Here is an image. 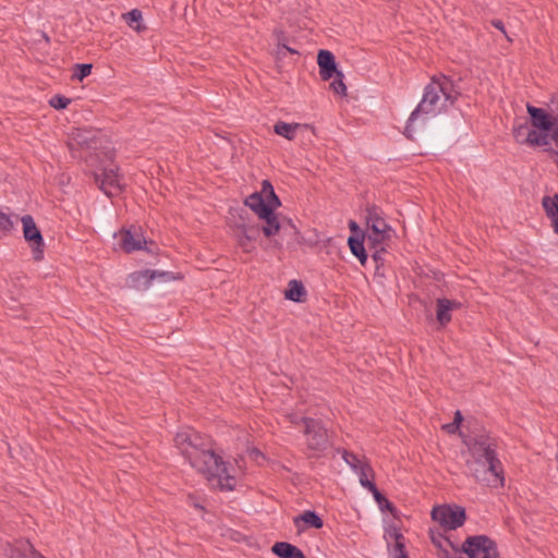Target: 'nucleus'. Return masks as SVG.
<instances>
[{
	"label": "nucleus",
	"mask_w": 558,
	"mask_h": 558,
	"mask_svg": "<svg viewBox=\"0 0 558 558\" xmlns=\"http://www.w3.org/2000/svg\"><path fill=\"white\" fill-rule=\"evenodd\" d=\"M355 472L359 474L360 483L363 487L367 488L368 490L376 489L375 482L368 478V475L374 477V471L368 463L364 464Z\"/></svg>",
	"instance_id": "25"
},
{
	"label": "nucleus",
	"mask_w": 558,
	"mask_h": 558,
	"mask_svg": "<svg viewBox=\"0 0 558 558\" xmlns=\"http://www.w3.org/2000/svg\"><path fill=\"white\" fill-rule=\"evenodd\" d=\"M276 53H277V58L281 59L286 56L287 51L281 47H277Z\"/></svg>",
	"instance_id": "56"
},
{
	"label": "nucleus",
	"mask_w": 558,
	"mask_h": 558,
	"mask_svg": "<svg viewBox=\"0 0 558 558\" xmlns=\"http://www.w3.org/2000/svg\"><path fill=\"white\" fill-rule=\"evenodd\" d=\"M444 86L441 85L440 78L433 76L430 82L425 86L423 97L417 107L412 111L407 126L405 135L411 138V125L422 116L427 117L429 114H437L445 109L442 100Z\"/></svg>",
	"instance_id": "3"
},
{
	"label": "nucleus",
	"mask_w": 558,
	"mask_h": 558,
	"mask_svg": "<svg viewBox=\"0 0 558 558\" xmlns=\"http://www.w3.org/2000/svg\"><path fill=\"white\" fill-rule=\"evenodd\" d=\"M271 553L278 558H306L299 547L288 542H276L271 546Z\"/></svg>",
	"instance_id": "16"
},
{
	"label": "nucleus",
	"mask_w": 558,
	"mask_h": 558,
	"mask_svg": "<svg viewBox=\"0 0 558 558\" xmlns=\"http://www.w3.org/2000/svg\"><path fill=\"white\" fill-rule=\"evenodd\" d=\"M322 526L323 525H320V524H317V525H298V532L296 533L300 535V534H302L306 530V527H316V529H318V527H322Z\"/></svg>",
	"instance_id": "51"
},
{
	"label": "nucleus",
	"mask_w": 558,
	"mask_h": 558,
	"mask_svg": "<svg viewBox=\"0 0 558 558\" xmlns=\"http://www.w3.org/2000/svg\"><path fill=\"white\" fill-rule=\"evenodd\" d=\"M44 39H46V41H49V37L46 34L44 35Z\"/></svg>",
	"instance_id": "60"
},
{
	"label": "nucleus",
	"mask_w": 558,
	"mask_h": 558,
	"mask_svg": "<svg viewBox=\"0 0 558 558\" xmlns=\"http://www.w3.org/2000/svg\"><path fill=\"white\" fill-rule=\"evenodd\" d=\"M284 50L292 54H299V51L296 49L289 47V46H287V48Z\"/></svg>",
	"instance_id": "57"
},
{
	"label": "nucleus",
	"mask_w": 558,
	"mask_h": 558,
	"mask_svg": "<svg viewBox=\"0 0 558 558\" xmlns=\"http://www.w3.org/2000/svg\"><path fill=\"white\" fill-rule=\"evenodd\" d=\"M195 433L179 432L174 442L191 466L205 475L209 482H216L220 490H233L236 478L229 474L227 462L211 449L205 448Z\"/></svg>",
	"instance_id": "1"
},
{
	"label": "nucleus",
	"mask_w": 558,
	"mask_h": 558,
	"mask_svg": "<svg viewBox=\"0 0 558 558\" xmlns=\"http://www.w3.org/2000/svg\"><path fill=\"white\" fill-rule=\"evenodd\" d=\"M250 456L253 457L254 459H257L258 457L264 458V454L257 448H252L250 450Z\"/></svg>",
	"instance_id": "52"
},
{
	"label": "nucleus",
	"mask_w": 558,
	"mask_h": 558,
	"mask_svg": "<svg viewBox=\"0 0 558 558\" xmlns=\"http://www.w3.org/2000/svg\"><path fill=\"white\" fill-rule=\"evenodd\" d=\"M492 25H493L495 28L499 29L502 34H505V36H506V38H507L508 40H511V39H510V37H509V36L507 35V33H506L505 24H504V22H502L501 20H493V21H492Z\"/></svg>",
	"instance_id": "48"
},
{
	"label": "nucleus",
	"mask_w": 558,
	"mask_h": 558,
	"mask_svg": "<svg viewBox=\"0 0 558 558\" xmlns=\"http://www.w3.org/2000/svg\"><path fill=\"white\" fill-rule=\"evenodd\" d=\"M441 527H445L446 530H456L457 527H459L460 525H440Z\"/></svg>",
	"instance_id": "58"
},
{
	"label": "nucleus",
	"mask_w": 558,
	"mask_h": 558,
	"mask_svg": "<svg viewBox=\"0 0 558 558\" xmlns=\"http://www.w3.org/2000/svg\"><path fill=\"white\" fill-rule=\"evenodd\" d=\"M384 538L388 554L392 558H410L405 551V537L397 525H388L385 529Z\"/></svg>",
	"instance_id": "10"
},
{
	"label": "nucleus",
	"mask_w": 558,
	"mask_h": 558,
	"mask_svg": "<svg viewBox=\"0 0 558 558\" xmlns=\"http://www.w3.org/2000/svg\"><path fill=\"white\" fill-rule=\"evenodd\" d=\"M272 34L277 40V47H281V48L286 49L288 46V43H289V37H288L287 33L282 29L276 28V29H274Z\"/></svg>",
	"instance_id": "40"
},
{
	"label": "nucleus",
	"mask_w": 558,
	"mask_h": 558,
	"mask_svg": "<svg viewBox=\"0 0 558 558\" xmlns=\"http://www.w3.org/2000/svg\"><path fill=\"white\" fill-rule=\"evenodd\" d=\"M446 558H499L496 543L486 535L468 537L462 544V553H454L452 557Z\"/></svg>",
	"instance_id": "6"
},
{
	"label": "nucleus",
	"mask_w": 558,
	"mask_h": 558,
	"mask_svg": "<svg viewBox=\"0 0 558 558\" xmlns=\"http://www.w3.org/2000/svg\"><path fill=\"white\" fill-rule=\"evenodd\" d=\"M550 137L555 142V144L558 146V113H556L555 125L553 126V129L550 131Z\"/></svg>",
	"instance_id": "49"
},
{
	"label": "nucleus",
	"mask_w": 558,
	"mask_h": 558,
	"mask_svg": "<svg viewBox=\"0 0 558 558\" xmlns=\"http://www.w3.org/2000/svg\"><path fill=\"white\" fill-rule=\"evenodd\" d=\"M453 423H456L458 426H461L462 422H463V415L461 413L460 410H457L454 412V416H453Z\"/></svg>",
	"instance_id": "50"
},
{
	"label": "nucleus",
	"mask_w": 558,
	"mask_h": 558,
	"mask_svg": "<svg viewBox=\"0 0 558 558\" xmlns=\"http://www.w3.org/2000/svg\"><path fill=\"white\" fill-rule=\"evenodd\" d=\"M463 444L471 454V459L466 460V468L475 480L494 486L502 485L504 469L497 457L494 439L486 435L465 436Z\"/></svg>",
	"instance_id": "2"
},
{
	"label": "nucleus",
	"mask_w": 558,
	"mask_h": 558,
	"mask_svg": "<svg viewBox=\"0 0 558 558\" xmlns=\"http://www.w3.org/2000/svg\"><path fill=\"white\" fill-rule=\"evenodd\" d=\"M343 459L354 471H357L364 464H366V462L361 461L355 453L349 452L347 450L343 452Z\"/></svg>",
	"instance_id": "35"
},
{
	"label": "nucleus",
	"mask_w": 558,
	"mask_h": 558,
	"mask_svg": "<svg viewBox=\"0 0 558 558\" xmlns=\"http://www.w3.org/2000/svg\"><path fill=\"white\" fill-rule=\"evenodd\" d=\"M150 272H154V279L158 278L165 282H168L171 280L183 279V276L181 274L174 275L173 272H170V271H160V270H150Z\"/></svg>",
	"instance_id": "37"
},
{
	"label": "nucleus",
	"mask_w": 558,
	"mask_h": 558,
	"mask_svg": "<svg viewBox=\"0 0 558 558\" xmlns=\"http://www.w3.org/2000/svg\"><path fill=\"white\" fill-rule=\"evenodd\" d=\"M258 218L265 221L262 232L266 238H271L280 231L281 225L276 213L264 211L258 215Z\"/></svg>",
	"instance_id": "17"
},
{
	"label": "nucleus",
	"mask_w": 558,
	"mask_h": 558,
	"mask_svg": "<svg viewBox=\"0 0 558 558\" xmlns=\"http://www.w3.org/2000/svg\"><path fill=\"white\" fill-rule=\"evenodd\" d=\"M529 131L527 123H523L513 128V137L519 144H525L524 137Z\"/></svg>",
	"instance_id": "39"
},
{
	"label": "nucleus",
	"mask_w": 558,
	"mask_h": 558,
	"mask_svg": "<svg viewBox=\"0 0 558 558\" xmlns=\"http://www.w3.org/2000/svg\"><path fill=\"white\" fill-rule=\"evenodd\" d=\"M147 242L142 233L134 234L131 230H123L121 232V247L126 253L143 250L145 248L144 245ZM146 250L149 251L147 247Z\"/></svg>",
	"instance_id": "15"
},
{
	"label": "nucleus",
	"mask_w": 558,
	"mask_h": 558,
	"mask_svg": "<svg viewBox=\"0 0 558 558\" xmlns=\"http://www.w3.org/2000/svg\"><path fill=\"white\" fill-rule=\"evenodd\" d=\"M442 429H445L448 434H456V433H459L460 436L463 438L464 436L462 435V433L460 432V426H458L456 423L451 422V423H448V424H445L442 426Z\"/></svg>",
	"instance_id": "46"
},
{
	"label": "nucleus",
	"mask_w": 558,
	"mask_h": 558,
	"mask_svg": "<svg viewBox=\"0 0 558 558\" xmlns=\"http://www.w3.org/2000/svg\"><path fill=\"white\" fill-rule=\"evenodd\" d=\"M432 541L439 548H442L444 543L448 544V545H451L450 539L448 537H446V536H442V535H439L438 538H436L434 535H432Z\"/></svg>",
	"instance_id": "47"
},
{
	"label": "nucleus",
	"mask_w": 558,
	"mask_h": 558,
	"mask_svg": "<svg viewBox=\"0 0 558 558\" xmlns=\"http://www.w3.org/2000/svg\"><path fill=\"white\" fill-rule=\"evenodd\" d=\"M371 492L373 493V496H374L379 509L381 511H385V510L390 511L393 519L401 522V520H402L401 515H400L399 511L397 510V508L393 506V504L391 501H389L386 498V496L378 490L377 487H376V489H373Z\"/></svg>",
	"instance_id": "22"
},
{
	"label": "nucleus",
	"mask_w": 558,
	"mask_h": 558,
	"mask_svg": "<svg viewBox=\"0 0 558 558\" xmlns=\"http://www.w3.org/2000/svg\"><path fill=\"white\" fill-rule=\"evenodd\" d=\"M450 310H459L461 307V303L456 300H450L449 304Z\"/></svg>",
	"instance_id": "54"
},
{
	"label": "nucleus",
	"mask_w": 558,
	"mask_h": 558,
	"mask_svg": "<svg viewBox=\"0 0 558 558\" xmlns=\"http://www.w3.org/2000/svg\"><path fill=\"white\" fill-rule=\"evenodd\" d=\"M154 280V272L150 269L134 271L126 279L128 287L137 291L147 290Z\"/></svg>",
	"instance_id": "14"
},
{
	"label": "nucleus",
	"mask_w": 558,
	"mask_h": 558,
	"mask_svg": "<svg viewBox=\"0 0 558 558\" xmlns=\"http://www.w3.org/2000/svg\"><path fill=\"white\" fill-rule=\"evenodd\" d=\"M293 523H323L322 518L313 510H305L292 518Z\"/></svg>",
	"instance_id": "29"
},
{
	"label": "nucleus",
	"mask_w": 558,
	"mask_h": 558,
	"mask_svg": "<svg viewBox=\"0 0 558 558\" xmlns=\"http://www.w3.org/2000/svg\"><path fill=\"white\" fill-rule=\"evenodd\" d=\"M300 128L299 123H287L283 121H278L274 125V131L276 134L292 141L295 137V131Z\"/></svg>",
	"instance_id": "23"
},
{
	"label": "nucleus",
	"mask_w": 558,
	"mask_h": 558,
	"mask_svg": "<svg viewBox=\"0 0 558 558\" xmlns=\"http://www.w3.org/2000/svg\"><path fill=\"white\" fill-rule=\"evenodd\" d=\"M381 214V209L376 205L366 208V240L369 248L384 245L391 239L393 230L383 218Z\"/></svg>",
	"instance_id": "5"
},
{
	"label": "nucleus",
	"mask_w": 558,
	"mask_h": 558,
	"mask_svg": "<svg viewBox=\"0 0 558 558\" xmlns=\"http://www.w3.org/2000/svg\"><path fill=\"white\" fill-rule=\"evenodd\" d=\"M438 78H440L441 85L444 86L442 100L445 108L447 104L453 106L461 96V93L456 89L453 82L448 76L441 74Z\"/></svg>",
	"instance_id": "20"
},
{
	"label": "nucleus",
	"mask_w": 558,
	"mask_h": 558,
	"mask_svg": "<svg viewBox=\"0 0 558 558\" xmlns=\"http://www.w3.org/2000/svg\"><path fill=\"white\" fill-rule=\"evenodd\" d=\"M23 226V236L32 248L33 259L40 262L44 259L45 242L41 231L35 223L34 218L31 215H24L21 218Z\"/></svg>",
	"instance_id": "7"
},
{
	"label": "nucleus",
	"mask_w": 558,
	"mask_h": 558,
	"mask_svg": "<svg viewBox=\"0 0 558 558\" xmlns=\"http://www.w3.org/2000/svg\"><path fill=\"white\" fill-rule=\"evenodd\" d=\"M284 298L293 302H304L306 299V290L302 281L296 279L290 280L284 291Z\"/></svg>",
	"instance_id": "19"
},
{
	"label": "nucleus",
	"mask_w": 558,
	"mask_h": 558,
	"mask_svg": "<svg viewBox=\"0 0 558 558\" xmlns=\"http://www.w3.org/2000/svg\"><path fill=\"white\" fill-rule=\"evenodd\" d=\"M2 553L5 558H46L27 538L7 542L2 546Z\"/></svg>",
	"instance_id": "9"
},
{
	"label": "nucleus",
	"mask_w": 558,
	"mask_h": 558,
	"mask_svg": "<svg viewBox=\"0 0 558 558\" xmlns=\"http://www.w3.org/2000/svg\"><path fill=\"white\" fill-rule=\"evenodd\" d=\"M126 23L130 27H133L135 31L141 32L146 28L141 24L143 20L142 11L138 9H133L124 15Z\"/></svg>",
	"instance_id": "28"
},
{
	"label": "nucleus",
	"mask_w": 558,
	"mask_h": 558,
	"mask_svg": "<svg viewBox=\"0 0 558 558\" xmlns=\"http://www.w3.org/2000/svg\"><path fill=\"white\" fill-rule=\"evenodd\" d=\"M301 422L304 425V435L306 437V448L310 451L308 458H320L331 448V440L327 428L320 420L302 416Z\"/></svg>",
	"instance_id": "4"
},
{
	"label": "nucleus",
	"mask_w": 558,
	"mask_h": 558,
	"mask_svg": "<svg viewBox=\"0 0 558 558\" xmlns=\"http://www.w3.org/2000/svg\"><path fill=\"white\" fill-rule=\"evenodd\" d=\"M349 229L351 231V235H366V232H364L359 226V223L354 220L349 221Z\"/></svg>",
	"instance_id": "44"
},
{
	"label": "nucleus",
	"mask_w": 558,
	"mask_h": 558,
	"mask_svg": "<svg viewBox=\"0 0 558 558\" xmlns=\"http://www.w3.org/2000/svg\"><path fill=\"white\" fill-rule=\"evenodd\" d=\"M556 113H558V104L556 105Z\"/></svg>",
	"instance_id": "61"
},
{
	"label": "nucleus",
	"mask_w": 558,
	"mask_h": 558,
	"mask_svg": "<svg viewBox=\"0 0 558 558\" xmlns=\"http://www.w3.org/2000/svg\"><path fill=\"white\" fill-rule=\"evenodd\" d=\"M550 132H541L539 131V136H538V140H537V143L535 144V146H547L550 144Z\"/></svg>",
	"instance_id": "43"
},
{
	"label": "nucleus",
	"mask_w": 558,
	"mask_h": 558,
	"mask_svg": "<svg viewBox=\"0 0 558 558\" xmlns=\"http://www.w3.org/2000/svg\"><path fill=\"white\" fill-rule=\"evenodd\" d=\"M374 252L372 254V258L375 262V266H381L384 267L385 259L383 258L381 254L386 252V248L384 245H379L376 248H373Z\"/></svg>",
	"instance_id": "41"
},
{
	"label": "nucleus",
	"mask_w": 558,
	"mask_h": 558,
	"mask_svg": "<svg viewBox=\"0 0 558 558\" xmlns=\"http://www.w3.org/2000/svg\"><path fill=\"white\" fill-rule=\"evenodd\" d=\"M542 206L547 218L553 219L558 216V193L553 196H544L542 199Z\"/></svg>",
	"instance_id": "26"
},
{
	"label": "nucleus",
	"mask_w": 558,
	"mask_h": 558,
	"mask_svg": "<svg viewBox=\"0 0 558 558\" xmlns=\"http://www.w3.org/2000/svg\"><path fill=\"white\" fill-rule=\"evenodd\" d=\"M74 140L82 147L96 148L95 137L94 136H92V137L87 136L85 132H78Z\"/></svg>",
	"instance_id": "36"
},
{
	"label": "nucleus",
	"mask_w": 558,
	"mask_h": 558,
	"mask_svg": "<svg viewBox=\"0 0 558 558\" xmlns=\"http://www.w3.org/2000/svg\"><path fill=\"white\" fill-rule=\"evenodd\" d=\"M281 206V201L275 192L265 197V211L276 213V209Z\"/></svg>",
	"instance_id": "34"
},
{
	"label": "nucleus",
	"mask_w": 558,
	"mask_h": 558,
	"mask_svg": "<svg viewBox=\"0 0 558 558\" xmlns=\"http://www.w3.org/2000/svg\"><path fill=\"white\" fill-rule=\"evenodd\" d=\"M70 104L71 99L60 94L52 96L49 100V105L57 110L65 109Z\"/></svg>",
	"instance_id": "33"
},
{
	"label": "nucleus",
	"mask_w": 558,
	"mask_h": 558,
	"mask_svg": "<svg viewBox=\"0 0 558 558\" xmlns=\"http://www.w3.org/2000/svg\"><path fill=\"white\" fill-rule=\"evenodd\" d=\"M234 234L236 238L238 245L243 250L244 253H251L255 250V246L252 244V240L250 235L243 229H235L233 227Z\"/></svg>",
	"instance_id": "27"
},
{
	"label": "nucleus",
	"mask_w": 558,
	"mask_h": 558,
	"mask_svg": "<svg viewBox=\"0 0 558 558\" xmlns=\"http://www.w3.org/2000/svg\"><path fill=\"white\" fill-rule=\"evenodd\" d=\"M317 63L319 66V75L323 81H329L340 71L337 68L335 56L331 51L320 49L317 53Z\"/></svg>",
	"instance_id": "12"
},
{
	"label": "nucleus",
	"mask_w": 558,
	"mask_h": 558,
	"mask_svg": "<svg viewBox=\"0 0 558 558\" xmlns=\"http://www.w3.org/2000/svg\"><path fill=\"white\" fill-rule=\"evenodd\" d=\"M271 192H275L272 184L270 183V181H268V180H264V181L262 182V190L259 191V193H260L264 197H266V196L270 195V194H271Z\"/></svg>",
	"instance_id": "45"
},
{
	"label": "nucleus",
	"mask_w": 558,
	"mask_h": 558,
	"mask_svg": "<svg viewBox=\"0 0 558 558\" xmlns=\"http://www.w3.org/2000/svg\"><path fill=\"white\" fill-rule=\"evenodd\" d=\"M13 228V222L8 215L0 211V238L7 235Z\"/></svg>",
	"instance_id": "38"
},
{
	"label": "nucleus",
	"mask_w": 558,
	"mask_h": 558,
	"mask_svg": "<svg viewBox=\"0 0 558 558\" xmlns=\"http://www.w3.org/2000/svg\"><path fill=\"white\" fill-rule=\"evenodd\" d=\"M236 211L239 217L234 222V228L243 229L250 235L251 240L255 241L262 232V227L251 221L250 214L245 208H240Z\"/></svg>",
	"instance_id": "13"
},
{
	"label": "nucleus",
	"mask_w": 558,
	"mask_h": 558,
	"mask_svg": "<svg viewBox=\"0 0 558 558\" xmlns=\"http://www.w3.org/2000/svg\"><path fill=\"white\" fill-rule=\"evenodd\" d=\"M366 235H350L348 238V246L351 253L360 260L361 265L365 266L367 262V252L364 246Z\"/></svg>",
	"instance_id": "18"
},
{
	"label": "nucleus",
	"mask_w": 558,
	"mask_h": 558,
	"mask_svg": "<svg viewBox=\"0 0 558 558\" xmlns=\"http://www.w3.org/2000/svg\"><path fill=\"white\" fill-rule=\"evenodd\" d=\"M291 423H294V424L302 423L301 417L300 418H296V417L291 418Z\"/></svg>",
	"instance_id": "59"
},
{
	"label": "nucleus",
	"mask_w": 558,
	"mask_h": 558,
	"mask_svg": "<svg viewBox=\"0 0 558 558\" xmlns=\"http://www.w3.org/2000/svg\"><path fill=\"white\" fill-rule=\"evenodd\" d=\"M335 80L330 83V89L340 96L347 95V86L343 82L344 75L342 72H339L333 75Z\"/></svg>",
	"instance_id": "32"
},
{
	"label": "nucleus",
	"mask_w": 558,
	"mask_h": 558,
	"mask_svg": "<svg viewBox=\"0 0 558 558\" xmlns=\"http://www.w3.org/2000/svg\"><path fill=\"white\" fill-rule=\"evenodd\" d=\"M538 136H539L538 130L529 128L526 136L524 137L525 144H527L530 146H535V144L537 143Z\"/></svg>",
	"instance_id": "42"
},
{
	"label": "nucleus",
	"mask_w": 558,
	"mask_h": 558,
	"mask_svg": "<svg viewBox=\"0 0 558 558\" xmlns=\"http://www.w3.org/2000/svg\"><path fill=\"white\" fill-rule=\"evenodd\" d=\"M430 518L435 523H464L468 519L465 508L457 504L434 506Z\"/></svg>",
	"instance_id": "8"
},
{
	"label": "nucleus",
	"mask_w": 558,
	"mask_h": 558,
	"mask_svg": "<svg viewBox=\"0 0 558 558\" xmlns=\"http://www.w3.org/2000/svg\"><path fill=\"white\" fill-rule=\"evenodd\" d=\"M551 221V227L554 229V232L556 234H558V215L556 217H554L553 219H550Z\"/></svg>",
	"instance_id": "53"
},
{
	"label": "nucleus",
	"mask_w": 558,
	"mask_h": 558,
	"mask_svg": "<svg viewBox=\"0 0 558 558\" xmlns=\"http://www.w3.org/2000/svg\"><path fill=\"white\" fill-rule=\"evenodd\" d=\"M100 187L104 190L105 185L108 186H118L119 185V175L118 170L114 169H104L101 173Z\"/></svg>",
	"instance_id": "30"
},
{
	"label": "nucleus",
	"mask_w": 558,
	"mask_h": 558,
	"mask_svg": "<svg viewBox=\"0 0 558 558\" xmlns=\"http://www.w3.org/2000/svg\"><path fill=\"white\" fill-rule=\"evenodd\" d=\"M375 277H385V272L381 266H375Z\"/></svg>",
	"instance_id": "55"
},
{
	"label": "nucleus",
	"mask_w": 558,
	"mask_h": 558,
	"mask_svg": "<svg viewBox=\"0 0 558 558\" xmlns=\"http://www.w3.org/2000/svg\"><path fill=\"white\" fill-rule=\"evenodd\" d=\"M244 205L250 207V209L253 210L257 216L266 210L265 197L259 192H254L248 195L244 201Z\"/></svg>",
	"instance_id": "24"
},
{
	"label": "nucleus",
	"mask_w": 558,
	"mask_h": 558,
	"mask_svg": "<svg viewBox=\"0 0 558 558\" xmlns=\"http://www.w3.org/2000/svg\"><path fill=\"white\" fill-rule=\"evenodd\" d=\"M93 64L90 63H77L73 68L72 80L82 82L92 73Z\"/></svg>",
	"instance_id": "31"
},
{
	"label": "nucleus",
	"mask_w": 558,
	"mask_h": 558,
	"mask_svg": "<svg viewBox=\"0 0 558 558\" xmlns=\"http://www.w3.org/2000/svg\"><path fill=\"white\" fill-rule=\"evenodd\" d=\"M526 110L530 116L531 124L534 129L541 132L551 131L556 120V107L551 109V113H549L543 108H537L527 104Z\"/></svg>",
	"instance_id": "11"
},
{
	"label": "nucleus",
	"mask_w": 558,
	"mask_h": 558,
	"mask_svg": "<svg viewBox=\"0 0 558 558\" xmlns=\"http://www.w3.org/2000/svg\"><path fill=\"white\" fill-rule=\"evenodd\" d=\"M450 300L446 298L437 299L436 301V319L441 327H446L452 319L449 307Z\"/></svg>",
	"instance_id": "21"
}]
</instances>
